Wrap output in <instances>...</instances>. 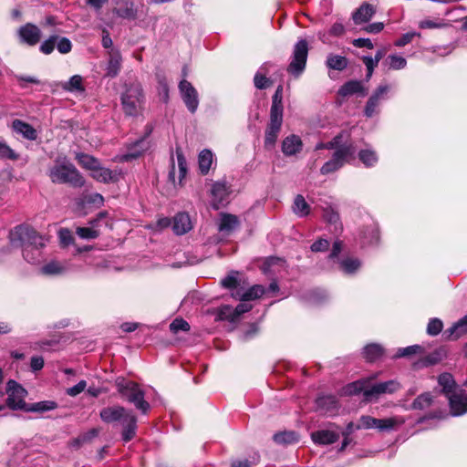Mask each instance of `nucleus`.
I'll list each match as a JSON object with an SVG mask.
<instances>
[{"label": "nucleus", "instance_id": "20", "mask_svg": "<svg viewBox=\"0 0 467 467\" xmlns=\"http://www.w3.org/2000/svg\"><path fill=\"white\" fill-rule=\"evenodd\" d=\"M465 334H467V315L447 328L443 333V337L447 340H453Z\"/></svg>", "mask_w": 467, "mask_h": 467}, {"label": "nucleus", "instance_id": "17", "mask_svg": "<svg viewBox=\"0 0 467 467\" xmlns=\"http://www.w3.org/2000/svg\"><path fill=\"white\" fill-rule=\"evenodd\" d=\"M192 228L190 215L187 213H177L172 222V230L177 235H182Z\"/></svg>", "mask_w": 467, "mask_h": 467}, {"label": "nucleus", "instance_id": "26", "mask_svg": "<svg viewBox=\"0 0 467 467\" xmlns=\"http://www.w3.org/2000/svg\"><path fill=\"white\" fill-rule=\"evenodd\" d=\"M214 208L218 209L219 205L222 204L229 194L228 188L225 182H216L213 184L211 190Z\"/></svg>", "mask_w": 467, "mask_h": 467}, {"label": "nucleus", "instance_id": "30", "mask_svg": "<svg viewBox=\"0 0 467 467\" xmlns=\"http://www.w3.org/2000/svg\"><path fill=\"white\" fill-rule=\"evenodd\" d=\"M273 440L277 444L288 445L299 441V435L294 431H285L275 433Z\"/></svg>", "mask_w": 467, "mask_h": 467}, {"label": "nucleus", "instance_id": "33", "mask_svg": "<svg viewBox=\"0 0 467 467\" xmlns=\"http://www.w3.org/2000/svg\"><path fill=\"white\" fill-rule=\"evenodd\" d=\"M438 383L442 388L441 391L446 395V397L455 392L454 389L456 383L451 374H441L438 378Z\"/></svg>", "mask_w": 467, "mask_h": 467}, {"label": "nucleus", "instance_id": "50", "mask_svg": "<svg viewBox=\"0 0 467 467\" xmlns=\"http://www.w3.org/2000/svg\"><path fill=\"white\" fill-rule=\"evenodd\" d=\"M176 157L179 168V182L182 183V179L187 173V161L183 156L182 151L179 149L176 150Z\"/></svg>", "mask_w": 467, "mask_h": 467}, {"label": "nucleus", "instance_id": "13", "mask_svg": "<svg viewBox=\"0 0 467 467\" xmlns=\"http://www.w3.org/2000/svg\"><path fill=\"white\" fill-rule=\"evenodd\" d=\"M451 415L461 416L467 412V393L463 390L454 392L447 397Z\"/></svg>", "mask_w": 467, "mask_h": 467}, {"label": "nucleus", "instance_id": "7", "mask_svg": "<svg viewBox=\"0 0 467 467\" xmlns=\"http://www.w3.org/2000/svg\"><path fill=\"white\" fill-rule=\"evenodd\" d=\"M122 109L127 116H138L143 109L144 94L139 82L125 85V89L120 96Z\"/></svg>", "mask_w": 467, "mask_h": 467}, {"label": "nucleus", "instance_id": "9", "mask_svg": "<svg viewBox=\"0 0 467 467\" xmlns=\"http://www.w3.org/2000/svg\"><path fill=\"white\" fill-rule=\"evenodd\" d=\"M356 149L352 143L337 150L332 159L324 163V165L320 169V172L323 175L332 173L337 171L341 167H343L345 162L349 161L355 158Z\"/></svg>", "mask_w": 467, "mask_h": 467}, {"label": "nucleus", "instance_id": "52", "mask_svg": "<svg viewBox=\"0 0 467 467\" xmlns=\"http://www.w3.org/2000/svg\"><path fill=\"white\" fill-rule=\"evenodd\" d=\"M378 419L368 415H363L359 419V423L356 426L357 430L360 429H377Z\"/></svg>", "mask_w": 467, "mask_h": 467}, {"label": "nucleus", "instance_id": "24", "mask_svg": "<svg viewBox=\"0 0 467 467\" xmlns=\"http://www.w3.org/2000/svg\"><path fill=\"white\" fill-rule=\"evenodd\" d=\"M119 175L117 171L102 167L100 164L91 171L92 178L103 183L118 182Z\"/></svg>", "mask_w": 467, "mask_h": 467}, {"label": "nucleus", "instance_id": "18", "mask_svg": "<svg viewBox=\"0 0 467 467\" xmlns=\"http://www.w3.org/2000/svg\"><path fill=\"white\" fill-rule=\"evenodd\" d=\"M120 6L113 9V13L119 17L129 20H135L138 16V10L131 0H119Z\"/></svg>", "mask_w": 467, "mask_h": 467}, {"label": "nucleus", "instance_id": "27", "mask_svg": "<svg viewBox=\"0 0 467 467\" xmlns=\"http://www.w3.org/2000/svg\"><path fill=\"white\" fill-rule=\"evenodd\" d=\"M338 438V433L328 430H321L311 433V439L317 444H332L336 442Z\"/></svg>", "mask_w": 467, "mask_h": 467}, {"label": "nucleus", "instance_id": "28", "mask_svg": "<svg viewBox=\"0 0 467 467\" xmlns=\"http://www.w3.org/2000/svg\"><path fill=\"white\" fill-rule=\"evenodd\" d=\"M14 131L21 134L25 139L29 140H35L37 138L36 130L28 123L15 119L12 123Z\"/></svg>", "mask_w": 467, "mask_h": 467}, {"label": "nucleus", "instance_id": "14", "mask_svg": "<svg viewBox=\"0 0 467 467\" xmlns=\"http://www.w3.org/2000/svg\"><path fill=\"white\" fill-rule=\"evenodd\" d=\"M18 36L22 42L35 46L41 38V30L36 25L27 23L19 28Z\"/></svg>", "mask_w": 467, "mask_h": 467}, {"label": "nucleus", "instance_id": "25", "mask_svg": "<svg viewBox=\"0 0 467 467\" xmlns=\"http://www.w3.org/2000/svg\"><path fill=\"white\" fill-rule=\"evenodd\" d=\"M405 423L402 416H393L386 419H378L377 430L379 431H391L398 430Z\"/></svg>", "mask_w": 467, "mask_h": 467}, {"label": "nucleus", "instance_id": "60", "mask_svg": "<svg viewBox=\"0 0 467 467\" xmlns=\"http://www.w3.org/2000/svg\"><path fill=\"white\" fill-rule=\"evenodd\" d=\"M58 236L61 244L65 246H67L74 242V237L70 230L67 228L60 229L58 232Z\"/></svg>", "mask_w": 467, "mask_h": 467}, {"label": "nucleus", "instance_id": "8", "mask_svg": "<svg viewBox=\"0 0 467 467\" xmlns=\"http://www.w3.org/2000/svg\"><path fill=\"white\" fill-rule=\"evenodd\" d=\"M308 49V43L306 39H299L296 43L291 61L286 68L289 74L297 78L304 72L306 65Z\"/></svg>", "mask_w": 467, "mask_h": 467}, {"label": "nucleus", "instance_id": "42", "mask_svg": "<svg viewBox=\"0 0 467 467\" xmlns=\"http://www.w3.org/2000/svg\"><path fill=\"white\" fill-rule=\"evenodd\" d=\"M0 159L17 161L19 155L7 145L5 140L0 137Z\"/></svg>", "mask_w": 467, "mask_h": 467}, {"label": "nucleus", "instance_id": "16", "mask_svg": "<svg viewBox=\"0 0 467 467\" xmlns=\"http://www.w3.org/2000/svg\"><path fill=\"white\" fill-rule=\"evenodd\" d=\"M355 94L362 97L367 95V88L360 80H349L338 89V95L341 97H348Z\"/></svg>", "mask_w": 467, "mask_h": 467}, {"label": "nucleus", "instance_id": "62", "mask_svg": "<svg viewBox=\"0 0 467 467\" xmlns=\"http://www.w3.org/2000/svg\"><path fill=\"white\" fill-rule=\"evenodd\" d=\"M254 86L258 89H265L269 85V79L261 72H257L254 78Z\"/></svg>", "mask_w": 467, "mask_h": 467}, {"label": "nucleus", "instance_id": "15", "mask_svg": "<svg viewBox=\"0 0 467 467\" xmlns=\"http://www.w3.org/2000/svg\"><path fill=\"white\" fill-rule=\"evenodd\" d=\"M281 148L285 156H295L302 150L303 142L299 136L292 134L283 140Z\"/></svg>", "mask_w": 467, "mask_h": 467}, {"label": "nucleus", "instance_id": "46", "mask_svg": "<svg viewBox=\"0 0 467 467\" xmlns=\"http://www.w3.org/2000/svg\"><path fill=\"white\" fill-rule=\"evenodd\" d=\"M65 270V266L57 261L49 262L42 267V273L46 275H59L64 273Z\"/></svg>", "mask_w": 467, "mask_h": 467}, {"label": "nucleus", "instance_id": "6", "mask_svg": "<svg viewBox=\"0 0 467 467\" xmlns=\"http://www.w3.org/2000/svg\"><path fill=\"white\" fill-rule=\"evenodd\" d=\"M115 386L120 397L134 405L142 414H147L150 409V403L145 400V392L140 385L124 378H118Z\"/></svg>", "mask_w": 467, "mask_h": 467}, {"label": "nucleus", "instance_id": "54", "mask_svg": "<svg viewBox=\"0 0 467 467\" xmlns=\"http://www.w3.org/2000/svg\"><path fill=\"white\" fill-rule=\"evenodd\" d=\"M219 316L221 319L228 320L230 322H235L238 319L237 316H235L234 308L230 306H222Z\"/></svg>", "mask_w": 467, "mask_h": 467}, {"label": "nucleus", "instance_id": "23", "mask_svg": "<svg viewBox=\"0 0 467 467\" xmlns=\"http://www.w3.org/2000/svg\"><path fill=\"white\" fill-rule=\"evenodd\" d=\"M240 225L239 219L236 215L230 213H221L218 230L221 233L229 234Z\"/></svg>", "mask_w": 467, "mask_h": 467}, {"label": "nucleus", "instance_id": "2", "mask_svg": "<svg viewBox=\"0 0 467 467\" xmlns=\"http://www.w3.org/2000/svg\"><path fill=\"white\" fill-rule=\"evenodd\" d=\"M101 420L105 423L110 424L119 422L121 431V439L124 442H129L135 438L138 429L137 416L123 406H109L103 408L99 412Z\"/></svg>", "mask_w": 467, "mask_h": 467}, {"label": "nucleus", "instance_id": "44", "mask_svg": "<svg viewBox=\"0 0 467 467\" xmlns=\"http://www.w3.org/2000/svg\"><path fill=\"white\" fill-rule=\"evenodd\" d=\"M358 158L367 167L374 166L378 161V156L372 150H362L358 152Z\"/></svg>", "mask_w": 467, "mask_h": 467}, {"label": "nucleus", "instance_id": "1", "mask_svg": "<svg viewBox=\"0 0 467 467\" xmlns=\"http://www.w3.org/2000/svg\"><path fill=\"white\" fill-rule=\"evenodd\" d=\"M13 246L23 248V257L28 263L35 264L40 256V249L45 246L46 239L29 225L20 224L9 234Z\"/></svg>", "mask_w": 467, "mask_h": 467}, {"label": "nucleus", "instance_id": "31", "mask_svg": "<svg viewBox=\"0 0 467 467\" xmlns=\"http://www.w3.org/2000/svg\"><path fill=\"white\" fill-rule=\"evenodd\" d=\"M149 147V143L145 138H142L137 140L132 147L130 149L129 152H127L123 159L125 161H130L133 159H137L140 157L144 151L147 150Z\"/></svg>", "mask_w": 467, "mask_h": 467}, {"label": "nucleus", "instance_id": "22", "mask_svg": "<svg viewBox=\"0 0 467 467\" xmlns=\"http://www.w3.org/2000/svg\"><path fill=\"white\" fill-rule=\"evenodd\" d=\"M122 57L118 50H111L106 67V76L109 78H116L121 69Z\"/></svg>", "mask_w": 467, "mask_h": 467}, {"label": "nucleus", "instance_id": "11", "mask_svg": "<svg viewBox=\"0 0 467 467\" xmlns=\"http://www.w3.org/2000/svg\"><path fill=\"white\" fill-rule=\"evenodd\" d=\"M179 90L182 99L191 113H195L199 106V96L195 88L186 79L179 83Z\"/></svg>", "mask_w": 467, "mask_h": 467}, {"label": "nucleus", "instance_id": "64", "mask_svg": "<svg viewBox=\"0 0 467 467\" xmlns=\"http://www.w3.org/2000/svg\"><path fill=\"white\" fill-rule=\"evenodd\" d=\"M329 247V242L327 239H318L314 242L311 245L312 252H323L327 250Z\"/></svg>", "mask_w": 467, "mask_h": 467}, {"label": "nucleus", "instance_id": "55", "mask_svg": "<svg viewBox=\"0 0 467 467\" xmlns=\"http://www.w3.org/2000/svg\"><path fill=\"white\" fill-rule=\"evenodd\" d=\"M388 60L389 61V67L392 69H401L407 65L406 59L398 55H389Z\"/></svg>", "mask_w": 467, "mask_h": 467}, {"label": "nucleus", "instance_id": "21", "mask_svg": "<svg viewBox=\"0 0 467 467\" xmlns=\"http://www.w3.org/2000/svg\"><path fill=\"white\" fill-rule=\"evenodd\" d=\"M317 410L323 414H333L337 410V400L333 395L322 396L317 399Z\"/></svg>", "mask_w": 467, "mask_h": 467}, {"label": "nucleus", "instance_id": "58", "mask_svg": "<svg viewBox=\"0 0 467 467\" xmlns=\"http://www.w3.org/2000/svg\"><path fill=\"white\" fill-rule=\"evenodd\" d=\"M327 297L326 291L321 289H315L308 294V300L313 304L322 303Z\"/></svg>", "mask_w": 467, "mask_h": 467}, {"label": "nucleus", "instance_id": "19", "mask_svg": "<svg viewBox=\"0 0 467 467\" xmlns=\"http://www.w3.org/2000/svg\"><path fill=\"white\" fill-rule=\"evenodd\" d=\"M376 13L375 7L368 4H362L352 15L353 22L356 25H361L368 22Z\"/></svg>", "mask_w": 467, "mask_h": 467}, {"label": "nucleus", "instance_id": "57", "mask_svg": "<svg viewBox=\"0 0 467 467\" xmlns=\"http://www.w3.org/2000/svg\"><path fill=\"white\" fill-rule=\"evenodd\" d=\"M158 93L164 103L169 101V86L164 78L159 79Z\"/></svg>", "mask_w": 467, "mask_h": 467}, {"label": "nucleus", "instance_id": "47", "mask_svg": "<svg viewBox=\"0 0 467 467\" xmlns=\"http://www.w3.org/2000/svg\"><path fill=\"white\" fill-rule=\"evenodd\" d=\"M423 352V348L420 345H412L407 348H399L394 358L410 357Z\"/></svg>", "mask_w": 467, "mask_h": 467}, {"label": "nucleus", "instance_id": "12", "mask_svg": "<svg viewBox=\"0 0 467 467\" xmlns=\"http://www.w3.org/2000/svg\"><path fill=\"white\" fill-rule=\"evenodd\" d=\"M389 90V87L388 85H380L374 90L364 109V114L367 118H371L379 112V107L380 102L386 99Z\"/></svg>", "mask_w": 467, "mask_h": 467}, {"label": "nucleus", "instance_id": "32", "mask_svg": "<svg viewBox=\"0 0 467 467\" xmlns=\"http://www.w3.org/2000/svg\"><path fill=\"white\" fill-rule=\"evenodd\" d=\"M213 154L210 150H202L198 156L199 170L202 175H206L213 164Z\"/></svg>", "mask_w": 467, "mask_h": 467}, {"label": "nucleus", "instance_id": "51", "mask_svg": "<svg viewBox=\"0 0 467 467\" xmlns=\"http://www.w3.org/2000/svg\"><path fill=\"white\" fill-rule=\"evenodd\" d=\"M190 328H191L190 324L182 318H175L170 324V330L173 334H177L181 331L187 332L190 330Z\"/></svg>", "mask_w": 467, "mask_h": 467}, {"label": "nucleus", "instance_id": "10", "mask_svg": "<svg viewBox=\"0 0 467 467\" xmlns=\"http://www.w3.org/2000/svg\"><path fill=\"white\" fill-rule=\"evenodd\" d=\"M5 393L6 406L12 410L26 411L27 404L25 400L27 391L16 380L10 379L7 381Z\"/></svg>", "mask_w": 467, "mask_h": 467}, {"label": "nucleus", "instance_id": "41", "mask_svg": "<svg viewBox=\"0 0 467 467\" xmlns=\"http://www.w3.org/2000/svg\"><path fill=\"white\" fill-rule=\"evenodd\" d=\"M446 350L442 348L436 349L432 353L426 356L422 360L423 366L435 365L446 357Z\"/></svg>", "mask_w": 467, "mask_h": 467}, {"label": "nucleus", "instance_id": "48", "mask_svg": "<svg viewBox=\"0 0 467 467\" xmlns=\"http://www.w3.org/2000/svg\"><path fill=\"white\" fill-rule=\"evenodd\" d=\"M442 327L443 323L440 318H431L427 326V334L432 337L437 336L441 332Z\"/></svg>", "mask_w": 467, "mask_h": 467}, {"label": "nucleus", "instance_id": "53", "mask_svg": "<svg viewBox=\"0 0 467 467\" xmlns=\"http://www.w3.org/2000/svg\"><path fill=\"white\" fill-rule=\"evenodd\" d=\"M324 219L330 224H334L337 228V224L339 223V214L331 207H327L324 209L323 213Z\"/></svg>", "mask_w": 467, "mask_h": 467}, {"label": "nucleus", "instance_id": "40", "mask_svg": "<svg viewBox=\"0 0 467 467\" xmlns=\"http://www.w3.org/2000/svg\"><path fill=\"white\" fill-rule=\"evenodd\" d=\"M63 88L70 92H83L85 90V88L83 86L82 77L79 75H74L69 78L68 81L63 84Z\"/></svg>", "mask_w": 467, "mask_h": 467}, {"label": "nucleus", "instance_id": "37", "mask_svg": "<svg viewBox=\"0 0 467 467\" xmlns=\"http://www.w3.org/2000/svg\"><path fill=\"white\" fill-rule=\"evenodd\" d=\"M363 355L368 361L373 362L383 355V348L379 344H369L364 348Z\"/></svg>", "mask_w": 467, "mask_h": 467}, {"label": "nucleus", "instance_id": "61", "mask_svg": "<svg viewBox=\"0 0 467 467\" xmlns=\"http://www.w3.org/2000/svg\"><path fill=\"white\" fill-rule=\"evenodd\" d=\"M87 387V381L86 380H80L78 384L75 386L67 389L66 393L70 397H76L81 392L85 390Z\"/></svg>", "mask_w": 467, "mask_h": 467}, {"label": "nucleus", "instance_id": "49", "mask_svg": "<svg viewBox=\"0 0 467 467\" xmlns=\"http://www.w3.org/2000/svg\"><path fill=\"white\" fill-rule=\"evenodd\" d=\"M57 39H58V36H57V35L50 36L47 39H46L40 45L39 50L45 55L51 54L55 49Z\"/></svg>", "mask_w": 467, "mask_h": 467}, {"label": "nucleus", "instance_id": "45", "mask_svg": "<svg viewBox=\"0 0 467 467\" xmlns=\"http://www.w3.org/2000/svg\"><path fill=\"white\" fill-rule=\"evenodd\" d=\"M361 265V263L357 258H347L340 262L341 269L347 274L356 272Z\"/></svg>", "mask_w": 467, "mask_h": 467}, {"label": "nucleus", "instance_id": "29", "mask_svg": "<svg viewBox=\"0 0 467 467\" xmlns=\"http://www.w3.org/2000/svg\"><path fill=\"white\" fill-rule=\"evenodd\" d=\"M105 216L103 213H100L98 217L91 220L89 223L92 227H78L76 230L77 234L82 239H95L99 236V231L93 229L97 223Z\"/></svg>", "mask_w": 467, "mask_h": 467}, {"label": "nucleus", "instance_id": "34", "mask_svg": "<svg viewBox=\"0 0 467 467\" xmlns=\"http://www.w3.org/2000/svg\"><path fill=\"white\" fill-rule=\"evenodd\" d=\"M433 396L431 392H424L419 395L411 403V410H426L433 404Z\"/></svg>", "mask_w": 467, "mask_h": 467}, {"label": "nucleus", "instance_id": "56", "mask_svg": "<svg viewBox=\"0 0 467 467\" xmlns=\"http://www.w3.org/2000/svg\"><path fill=\"white\" fill-rule=\"evenodd\" d=\"M446 26V24L442 20H431L425 19L420 22L419 26L421 29H435V28H442Z\"/></svg>", "mask_w": 467, "mask_h": 467}, {"label": "nucleus", "instance_id": "43", "mask_svg": "<svg viewBox=\"0 0 467 467\" xmlns=\"http://www.w3.org/2000/svg\"><path fill=\"white\" fill-rule=\"evenodd\" d=\"M265 292L263 285H254L252 287H250L246 292H244L241 296L240 299L242 301H250L256 299L260 297L262 295H264Z\"/></svg>", "mask_w": 467, "mask_h": 467}, {"label": "nucleus", "instance_id": "59", "mask_svg": "<svg viewBox=\"0 0 467 467\" xmlns=\"http://www.w3.org/2000/svg\"><path fill=\"white\" fill-rule=\"evenodd\" d=\"M56 47H57L58 52L61 54H67L72 49V44H71L70 40L67 37H59L58 36Z\"/></svg>", "mask_w": 467, "mask_h": 467}, {"label": "nucleus", "instance_id": "3", "mask_svg": "<svg viewBox=\"0 0 467 467\" xmlns=\"http://www.w3.org/2000/svg\"><path fill=\"white\" fill-rule=\"evenodd\" d=\"M48 176L53 183L70 184L80 188L85 184V179L66 156H58L48 170Z\"/></svg>", "mask_w": 467, "mask_h": 467}, {"label": "nucleus", "instance_id": "63", "mask_svg": "<svg viewBox=\"0 0 467 467\" xmlns=\"http://www.w3.org/2000/svg\"><path fill=\"white\" fill-rule=\"evenodd\" d=\"M420 36L419 33L416 32H408L406 34H403L396 42L395 45L397 47H404L407 44L410 43L412 39L416 36Z\"/></svg>", "mask_w": 467, "mask_h": 467}, {"label": "nucleus", "instance_id": "39", "mask_svg": "<svg viewBox=\"0 0 467 467\" xmlns=\"http://www.w3.org/2000/svg\"><path fill=\"white\" fill-rule=\"evenodd\" d=\"M77 160L83 168L89 170L90 171H94L98 165L100 164L98 159L86 153L78 154Z\"/></svg>", "mask_w": 467, "mask_h": 467}, {"label": "nucleus", "instance_id": "36", "mask_svg": "<svg viewBox=\"0 0 467 467\" xmlns=\"http://www.w3.org/2000/svg\"><path fill=\"white\" fill-rule=\"evenodd\" d=\"M57 407V402L53 400H44L32 404H27L26 412H45L55 410Z\"/></svg>", "mask_w": 467, "mask_h": 467}, {"label": "nucleus", "instance_id": "38", "mask_svg": "<svg viewBox=\"0 0 467 467\" xmlns=\"http://www.w3.org/2000/svg\"><path fill=\"white\" fill-rule=\"evenodd\" d=\"M293 212L299 217H305L309 214L310 207L304 196L300 194L296 196L293 204Z\"/></svg>", "mask_w": 467, "mask_h": 467}, {"label": "nucleus", "instance_id": "4", "mask_svg": "<svg viewBox=\"0 0 467 467\" xmlns=\"http://www.w3.org/2000/svg\"><path fill=\"white\" fill-rule=\"evenodd\" d=\"M400 388V383L395 379L372 385H369L367 380H358L347 387V392L351 395L362 393L366 401H372L378 400L381 395L393 394Z\"/></svg>", "mask_w": 467, "mask_h": 467}, {"label": "nucleus", "instance_id": "35", "mask_svg": "<svg viewBox=\"0 0 467 467\" xmlns=\"http://www.w3.org/2000/svg\"><path fill=\"white\" fill-rule=\"evenodd\" d=\"M326 65L330 69L342 71L348 67V59L343 56L329 54Z\"/></svg>", "mask_w": 467, "mask_h": 467}, {"label": "nucleus", "instance_id": "5", "mask_svg": "<svg viewBox=\"0 0 467 467\" xmlns=\"http://www.w3.org/2000/svg\"><path fill=\"white\" fill-rule=\"evenodd\" d=\"M283 86L279 85L273 95L270 109V122L265 134V146L273 147L277 140L283 123Z\"/></svg>", "mask_w": 467, "mask_h": 467}]
</instances>
